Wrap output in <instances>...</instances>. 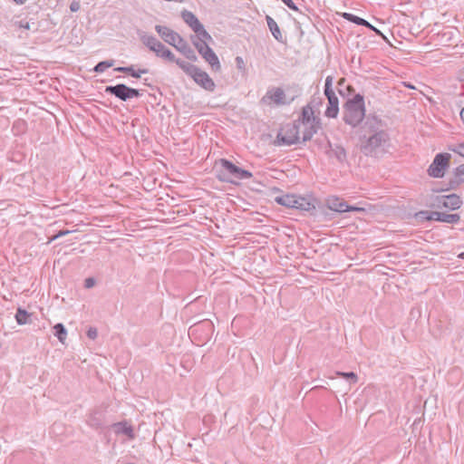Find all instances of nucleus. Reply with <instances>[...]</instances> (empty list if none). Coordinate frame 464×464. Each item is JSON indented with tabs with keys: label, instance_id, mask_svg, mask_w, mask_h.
<instances>
[{
	"label": "nucleus",
	"instance_id": "obj_1",
	"mask_svg": "<svg viewBox=\"0 0 464 464\" xmlns=\"http://www.w3.org/2000/svg\"><path fill=\"white\" fill-rule=\"evenodd\" d=\"M382 120L367 116L359 135L360 150L367 157L377 158L386 152L390 146V136L383 128Z\"/></svg>",
	"mask_w": 464,
	"mask_h": 464
},
{
	"label": "nucleus",
	"instance_id": "obj_2",
	"mask_svg": "<svg viewBox=\"0 0 464 464\" xmlns=\"http://www.w3.org/2000/svg\"><path fill=\"white\" fill-rule=\"evenodd\" d=\"M365 118L364 98L357 93L343 105V121L352 126H358Z\"/></svg>",
	"mask_w": 464,
	"mask_h": 464
},
{
	"label": "nucleus",
	"instance_id": "obj_3",
	"mask_svg": "<svg viewBox=\"0 0 464 464\" xmlns=\"http://www.w3.org/2000/svg\"><path fill=\"white\" fill-rule=\"evenodd\" d=\"M218 164L219 167L216 166V177L219 181L234 184L236 182L232 178L248 179L253 177L250 171L236 166L227 159H220Z\"/></svg>",
	"mask_w": 464,
	"mask_h": 464
},
{
	"label": "nucleus",
	"instance_id": "obj_4",
	"mask_svg": "<svg viewBox=\"0 0 464 464\" xmlns=\"http://www.w3.org/2000/svg\"><path fill=\"white\" fill-rule=\"evenodd\" d=\"M299 133L300 121L286 123L278 131L275 143L278 146H291L296 144L300 140Z\"/></svg>",
	"mask_w": 464,
	"mask_h": 464
},
{
	"label": "nucleus",
	"instance_id": "obj_5",
	"mask_svg": "<svg viewBox=\"0 0 464 464\" xmlns=\"http://www.w3.org/2000/svg\"><path fill=\"white\" fill-rule=\"evenodd\" d=\"M333 77L327 76L324 84V95L327 98L328 104L325 110V116L328 118H336L339 112V100L332 88Z\"/></svg>",
	"mask_w": 464,
	"mask_h": 464
},
{
	"label": "nucleus",
	"instance_id": "obj_6",
	"mask_svg": "<svg viewBox=\"0 0 464 464\" xmlns=\"http://www.w3.org/2000/svg\"><path fill=\"white\" fill-rule=\"evenodd\" d=\"M104 92L123 102L141 96L140 90L129 87L124 83L106 86Z\"/></svg>",
	"mask_w": 464,
	"mask_h": 464
},
{
	"label": "nucleus",
	"instance_id": "obj_7",
	"mask_svg": "<svg viewBox=\"0 0 464 464\" xmlns=\"http://www.w3.org/2000/svg\"><path fill=\"white\" fill-rule=\"evenodd\" d=\"M294 101V98L286 100L284 90L280 87H271L261 98V103L266 105L275 104L276 106L288 105Z\"/></svg>",
	"mask_w": 464,
	"mask_h": 464
},
{
	"label": "nucleus",
	"instance_id": "obj_8",
	"mask_svg": "<svg viewBox=\"0 0 464 464\" xmlns=\"http://www.w3.org/2000/svg\"><path fill=\"white\" fill-rule=\"evenodd\" d=\"M193 44L198 50V53L211 66L213 71L219 72L221 70V65L218 55L207 43L193 42Z\"/></svg>",
	"mask_w": 464,
	"mask_h": 464
},
{
	"label": "nucleus",
	"instance_id": "obj_9",
	"mask_svg": "<svg viewBox=\"0 0 464 464\" xmlns=\"http://www.w3.org/2000/svg\"><path fill=\"white\" fill-rule=\"evenodd\" d=\"M450 159L449 153L437 154L428 169V174L433 178H442L445 169L449 167Z\"/></svg>",
	"mask_w": 464,
	"mask_h": 464
},
{
	"label": "nucleus",
	"instance_id": "obj_10",
	"mask_svg": "<svg viewBox=\"0 0 464 464\" xmlns=\"http://www.w3.org/2000/svg\"><path fill=\"white\" fill-rule=\"evenodd\" d=\"M326 206L330 210L343 213L348 211L360 212L363 211L364 208L359 207L349 206L346 201L337 197H332L326 199Z\"/></svg>",
	"mask_w": 464,
	"mask_h": 464
},
{
	"label": "nucleus",
	"instance_id": "obj_11",
	"mask_svg": "<svg viewBox=\"0 0 464 464\" xmlns=\"http://www.w3.org/2000/svg\"><path fill=\"white\" fill-rule=\"evenodd\" d=\"M197 84L208 92H213L215 90L216 84L214 81L209 77V75L197 67L196 71L193 72L192 76H190Z\"/></svg>",
	"mask_w": 464,
	"mask_h": 464
},
{
	"label": "nucleus",
	"instance_id": "obj_12",
	"mask_svg": "<svg viewBox=\"0 0 464 464\" xmlns=\"http://www.w3.org/2000/svg\"><path fill=\"white\" fill-rule=\"evenodd\" d=\"M155 30L166 43L173 46L181 37L178 33L174 32L167 26L156 25Z\"/></svg>",
	"mask_w": 464,
	"mask_h": 464
},
{
	"label": "nucleus",
	"instance_id": "obj_13",
	"mask_svg": "<svg viewBox=\"0 0 464 464\" xmlns=\"http://www.w3.org/2000/svg\"><path fill=\"white\" fill-rule=\"evenodd\" d=\"M438 201L440 204H442L444 208L451 210L459 209L462 205V200L457 194L442 196L441 198H438Z\"/></svg>",
	"mask_w": 464,
	"mask_h": 464
},
{
	"label": "nucleus",
	"instance_id": "obj_14",
	"mask_svg": "<svg viewBox=\"0 0 464 464\" xmlns=\"http://www.w3.org/2000/svg\"><path fill=\"white\" fill-rule=\"evenodd\" d=\"M293 205L295 209L310 212L315 209V199L295 195V202Z\"/></svg>",
	"mask_w": 464,
	"mask_h": 464
},
{
	"label": "nucleus",
	"instance_id": "obj_15",
	"mask_svg": "<svg viewBox=\"0 0 464 464\" xmlns=\"http://www.w3.org/2000/svg\"><path fill=\"white\" fill-rule=\"evenodd\" d=\"M174 47L179 51L187 59L192 62H196L198 57L194 52V50L189 46V44L180 37L179 41L175 44Z\"/></svg>",
	"mask_w": 464,
	"mask_h": 464
},
{
	"label": "nucleus",
	"instance_id": "obj_16",
	"mask_svg": "<svg viewBox=\"0 0 464 464\" xmlns=\"http://www.w3.org/2000/svg\"><path fill=\"white\" fill-rule=\"evenodd\" d=\"M343 18H345L347 21L351 22V23H353L355 24H358V25H362V26H365L372 31H374L377 34L382 36L383 38H385V36L382 34V32L380 30H378L377 28H375L373 25H372L368 21H366L365 19L362 18V17H359L355 14H349V13H344L343 14Z\"/></svg>",
	"mask_w": 464,
	"mask_h": 464
},
{
	"label": "nucleus",
	"instance_id": "obj_17",
	"mask_svg": "<svg viewBox=\"0 0 464 464\" xmlns=\"http://www.w3.org/2000/svg\"><path fill=\"white\" fill-rule=\"evenodd\" d=\"M115 72L126 73L133 78L139 79L142 74H146L149 72V69L147 68H139L135 69V65L130 66H120L114 68Z\"/></svg>",
	"mask_w": 464,
	"mask_h": 464
},
{
	"label": "nucleus",
	"instance_id": "obj_18",
	"mask_svg": "<svg viewBox=\"0 0 464 464\" xmlns=\"http://www.w3.org/2000/svg\"><path fill=\"white\" fill-rule=\"evenodd\" d=\"M111 427L116 434H124L130 440H133L135 438L133 428L129 425L127 421L113 423Z\"/></svg>",
	"mask_w": 464,
	"mask_h": 464
},
{
	"label": "nucleus",
	"instance_id": "obj_19",
	"mask_svg": "<svg viewBox=\"0 0 464 464\" xmlns=\"http://www.w3.org/2000/svg\"><path fill=\"white\" fill-rule=\"evenodd\" d=\"M432 215L434 216L433 220L449 224H456L460 220V216L459 214H448L433 211Z\"/></svg>",
	"mask_w": 464,
	"mask_h": 464
},
{
	"label": "nucleus",
	"instance_id": "obj_20",
	"mask_svg": "<svg viewBox=\"0 0 464 464\" xmlns=\"http://www.w3.org/2000/svg\"><path fill=\"white\" fill-rule=\"evenodd\" d=\"M297 121H300V125H307L308 123H313L317 121L314 115L313 108L309 104L303 107L301 115Z\"/></svg>",
	"mask_w": 464,
	"mask_h": 464
},
{
	"label": "nucleus",
	"instance_id": "obj_21",
	"mask_svg": "<svg viewBox=\"0 0 464 464\" xmlns=\"http://www.w3.org/2000/svg\"><path fill=\"white\" fill-rule=\"evenodd\" d=\"M330 150L327 151V154L330 158L334 157L339 162L343 163L346 160V151L340 145L332 146L329 143Z\"/></svg>",
	"mask_w": 464,
	"mask_h": 464
},
{
	"label": "nucleus",
	"instance_id": "obj_22",
	"mask_svg": "<svg viewBox=\"0 0 464 464\" xmlns=\"http://www.w3.org/2000/svg\"><path fill=\"white\" fill-rule=\"evenodd\" d=\"M181 17L183 21L193 30H196L200 24H202L198 17L190 11L184 10L181 12Z\"/></svg>",
	"mask_w": 464,
	"mask_h": 464
},
{
	"label": "nucleus",
	"instance_id": "obj_23",
	"mask_svg": "<svg viewBox=\"0 0 464 464\" xmlns=\"http://www.w3.org/2000/svg\"><path fill=\"white\" fill-rule=\"evenodd\" d=\"M266 20L267 23V26H268L270 32L272 33L273 36L275 37V39L280 43H283L284 37H283V34L280 31V28H279L277 23L269 15H266Z\"/></svg>",
	"mask_w": 464,
	"mask_h": 464
},
{
	"label": "nucleus",
	"instance_id": "obj_24",
	"mask_svg": "<svg viewBox=\"0 0 464 464\" xmlns=\"http://www.w3.org/2000/svg\"><path fill=\"white\" fill-rule=\"evenodd\" d=\"M455 178L450 180V188H456L460 183L464 182V164L459 165L454 170Z\"/></svg>",
	"mask_w": 464,
	"mask_h": 464
},
{
	"label": "nucleus",
	"instance_id": "obj_25",
	"mask_svg": "<svg viewBox=\"0 0 464 464\" xmlns=\"http://www.w3.org/2000/svg\"><path fill=\"white\" fill-rule=\"evenodd\" d=\"M140 38L142 44L152 52L155 51L157 45L160 43L154 35H150L146 33L140 34Z\"/></svg>",
	"mask_w": 464,
	"mask_h": 464
},
{
	"label": "nucleus",
	"instance_id": "obj_26",
	"mask_svg": "<svg viewBox=\"0 0 464 464\" xmlns=\"http://www.w3.org/2000/svg\"><path fill=\"white\" fill-rule=\"evenodd\" d=\"M155 54L159 57L170 61H175L174 53L168 49L161 42L157 45L154 51Z\"/></svg>",
	"mask_w": 464,
	"mask_h": 464
},
{
	"label": "nucleus",
	"instance_id": "obj_27",
	"mask_svg": "<svg viewBox=\"0 0 464 464\" xmlns=\"http://www.w3.org/2000/svg\"><path fill=\"white\" fill-rule=\"evenodd\" d=\"M305 127L303 131V142L310 140L314 133L317 132L319 128V120L314 121L313 123H308L307 125H304Z\"/></svg>",
	"mask_w": 464,
	"mask_h": 464
},
{
	"label": "nucleus",
	"instance_id": "obj_28",
	"mask_svg": "<svg viewBox=\"0 0 464 464\" xmlns=\"http://www.w3.org/2000/svg\"><path fill=\"white\" fill-rule=\"evenodd\" d=\"M275 201L284 207L294 208L293 205L295 202V195L285 194L282 196L276 197Z\"/></svg>",
	"mask_w": 464,
	"mask_h": 464
},
{
	"label": "nucleus",
	"instance_id": "obj_29",
	"mask_svg": "<svg viewBox=\"0 0 464 464\" xmlns=\"http://www.w3.org/2000/svg\"><path fill=\"white\" fill-rule=\"evenodd\" d=\"M172 63H175L188 76H192L193 72L196 71L197 67L196 65L189 63L188 62H185L181 59H177L175 57V61H171Z\"/></svg>",
	"mask_w": 464,
	"mask_h": 464
},
{
	"label": "nucleus",
	"instance_id": "obj_30",
	"mask_svg": "<svg viewBox=\"0 0 464 464\" xmlns=\"http://www.w3.org/2000/svg\"><path fill=\"white\" fill-rule=\"evenodd\" d=\"M89 426L94 429H100L103 426L102 414L99 412H93L89 416L87 420Z\"/></svg>",
	"mask_w": 464,
	"mask_h": 464
},
{
	"label": "nucleus",
	"instance_id": "obj_31",
	"mask_svg": "<svg viewBox=\"0 0 464 464\" xmlns=\"http://www.w3.org/2000/svg\"><path fill=\"white\" fill-rule=\"evenodd\" d=\"M12 130L15 136L25 134L27 131L26 121L21 119L16 120L13 124Z\"/></svg>",
	"mask_w": 464,
	"mask_h": 464
},
{
	"label": "nucleus",
	"instance_id": "obj_32",
	"mask_svg": "<svg viewBox=\"0 0 464 464\" xmlns=\"http://www.w3.org/2000/svg\"><path fill=\"white\" fill-rule=\"evenodd\" d=\"M194 33L197 34L198 37V40L196 42L207 43V41L212 40L211 35L207 32L203 24H200L198 27H197Z\"/></svg>",
	"mask_w": 464,
	"mask_h": 464
},
{
	"label": "nucleus",
	"instance_id": "obj_33",
	"mask_svg": "<svg viewBox=\"0 0 464 464\" xmlns=\"http://www.w3.org/2000/svg\"><path fill=\"white\" fill-rule=\"evenodd\" d=\"M53 329H54V335L58 338V340L62 343H63L64 340L66 339V336H67V331H66L64 325L61 323H58L53 326Z\"/></svg>",
	"mask_w": 464,
	"mask_h": 464
},
{
	"label": "nucleus",
	"instance_id": "obj_34",
	"mask_svg": "<svg viewBox=\"0 0 464 464\" xmlns=\"http://www.w3.org/2000/svg\"><path fill=\"white\" fill-rule=\"evenodd\" d=\"M115 61L113 59L105 60L99 62L93 68V72L101 73L103 72L106 69L112 67L114 65Z\"/></svg>",
	"mask_w": 464,
	"mask_h": 464
},
{
	"label": "nucleus",
	"instance_id": "obj_35",
	"mask_svg": "<svg viewBox=\"0 0 464 464\" xmlns=\"http://www.w3.org/2000/svg\"><path fill=\"white\" fill-rule=\"evenodd\" d=\"M29 318V313L26 309L18 308L15 314V319L18 324H24L27 323Z\"/></svg>",
	"mask_w": 464,
	"mask_h": 464
},
{
	"label": "nucleus",
	"instance_id": "obj_36",
	"mask_svg": "<svg viewBox=\"0 0 464 464\" xmlns=\"http://www.w3.org/2000/svg\"><path fill=\"white\" fill-rule=\"evenodd\" d=\"M433 211L420 210L415 214V218L420 222L433 220Z\"/></svg>",
	"mask_w": 464,
	"mask_h": 464
},
{
	"label": "nucleus",
	"instance_id": "obj_37",
	"mask_svg": "<svg viewBox=\"0 0 464 464\" xmlns=\"http://www.w3.org/2000/svg\"><path fill=\"white\" fill-rule=\"evenodd\" d=\"M336 375L350 381L352 383H356L358 382V377L353 372H344L338 371L336 372Z\"/></svg>",
	"mask_w": 464,
	"mask_h": 464
},
{
	"label": "nucleus",
	"instance_id": "obj_38",
	"mask_svg": "<svg viewBox=\"0 0 464 464\" xmlns=\"http://www.w3.org/2000/svg\"><path fill=\"white\" fill-rule=\"evenodd\" d=\"M88 338L92 339V340H94L97 338L98 336V331H97V328L95 327H90L88 330H87V333H86Z\"/></svg>",
	"mask_w": 464,
	"mask_h": 464
},
{
	"label": "nucleus",
	"instance_id": "obj_39",
	"mask_svg": "<svg viewBox=\"0 0 464 464\" xmlns=\"http://www.w3.org/2000/svg\"><path fill=\"white\" fill-rule=\"evenodd\" d=\"M282 2L291 10L298 11V7L296 6L293 0H282Z\"/></svg>",
	"mask_w": 464,
	"mask_h": 464
},
{
	"label": "nucleus",
	"instance_id": "obj_40",
	"mask_svg": "<svg viewBox=\"0 0 464 464\" xmlns=\"http://www.w3.org/2000/svg\"><path fill=\"white\" fill-rule=\"evenodd\" d=\"M453 151L461 157H464V142L458 144L456 148L453 149Z\"/></svg>",
	"mask_w": 464,
	"mask_h": 464
},
{
	"label": "nucleus",
	"instance_id": "obj_41",
	"mask_svg": "<svg viewBox=\"0 0 464 464\" xmlns=\"http://www.w3.org/2000/svg\"><path fill=\"white\" fill-rule=\"evenodd\" d=\"M94 285H95V279L92 277H88L84 280V286L86 288H91V287L94 286Z\"/></svg>",
	"mask_w": 464,
	"mask_h": 464
},
{
	"label": "nucleus",
	"instance_id": "obj_42",
	"mask_svg": "<svg viewBox=\"0 0 464 464\" xmlns=\"http://www.w3.org/2000/svg\"><path fill=\"white\" fill-rule=\"evenodd\" d=\"M19 28L29 29V21L22 20L14 23Z\"/></svg>",
	"mask_w": 464,
	"mask_h": 464
},
{
	"label": "nucleus",
	"instance_id": "obj_43",
	"mask_svg": "<svg viewBox=\"0 0 464 464\" xmlns=\"http://www.w3.org/2000/svg\"><path fill=\"white\" fill-rule=\"evenodd\" d=\"M81 5L78 1H72L70 5V10L72 12H77L80 10Z\"/></svg>",
	"mask_w": 464,
	"mask_h": 464
},
{
	"label": "nucleus",
	"instance_id": "obj_44",
	"mask_svg": "<svg viewBox=\"0 0 464 464\" xmlns=\"http://www.w3.org/2000/svg\"><path fill=\"white\" fill-rule=\"evenodd\" d=\"M71 233L70 230H60L55 236H53L48 242H50L51 240H54L58 237H61L63 236H65L67 234Z\"/></svg>",
	"mask_w": 464,
	"mask_h": 464
},
{
	"label": "nucleus",
	"instance_id": "obj_45",
	"mask_svg": "<svg viewBox=\"0 0 464 464\" xmlns=\"http://www.w3.org/2000/svg\"><path fill=\"white\" fill-rule=\"evenodd\" d=\"M236 63H237V67L238 69H244L245 68V63H244V60H243L242 57L237 56L236 57Z\"/></svg>",
	"mask_w": 464,
	"mask_h": 464
},
{
	"label": "nucleus",
	"instance_id": "obj_46",
	"mask_svg": "<svg viewBox=\"0 0 464 464\" xmlns=\"http://www.w3.org/2000/svg\"><path fill=\"white\" fill-rule=\"evenodd\" d=\"M17 5H23L26 2V0H13Z\"/></svg>",
	"mask_w": 464,
	"mask_h": 464
},
{
	"label": "nucleus",
	"instance_id": "obj_47",
	"mask_svg": "<svg viewBox=\"0 0 464 464\" xmlns=\"http://www.w3.org/2000/svg\"><path fill=\"white\" fill-rule=\"evenodd\" d=\"M460 118H461L462 121L464 122V108L460 111Z\"/></svg>",
	"mask_w": 464,
	"mask_h": 464
},
{
	"label": "nucleus",
	"instance_id": "obj_48",
	"mask_svg": "<svg viewBox=\"0 0 464 464\" xmlns=\"http://www.w3.org/2000/svg\"><path fill=\"white\" fill-rule=\"evenodd\" d=\"M344 82H345V79L342 78V79L339 80L338 84L342 85Z\"/></svg>",
	"mask_w": 464,
	"mask_h": 464
},
{
	"label": "nucleus",
	"instance_id": "obj_49",
	"mask_svg": "<svg viewBox=\"0 0 464 464\" xmlns=\"http://www.w3.org/2000/svg\"><path fill=\"white\" fill-rule=\"evenodd\" d=\"M319 388H323V386H314L311 389V392L316 390V389H319Z\"/></svg>",
	"mask_w": 464,
	"mask_h": 464
},
{
	"label": "nucleus",
	"instance_id": "obj_50",
	"mask_svg": "<svg viewBox=\"0 0 464 464\" xmlns=\"http://www.w3.org/2000/svg\"><path fill=\"white\" fill-rule=\"evenodd\" d=\"M459 258L464 259V252L460 253V254L459 255Z\"/></svg>",
	"mask_w": 464,
	"mask_h": 464
},
{
	"label": "nucleus",
	"instance_id": "obj_51",
	"mask_svg": "<svg viewBox=\"0 0 464 464\" xmlns=\"http://www.w3.org/2000/svg\"><path fill=\"white\" fill-rule=\"evenodd\" d=\"M347 88L349 89L350 92L353 91V88L351 85H348Z\"/></svg>",
	"mask_w": 464,
	"mask_h": 464
},
{
	"label": "nucleus",
	"instance_id": "obj_52",
	"mask_svg": "<svg viewBox=\"0 0 464 464\" xmlns=\"http://www.w3.org/2000/svg\"><path fill=\"white\" fill-rule=\"evenodd\" d=\"M46 183H47V179H44L43 180V186L44 187V186L46 185Z\"/></svg>",
	"mask_w": 464,
	"mask_h": 464
}]
</instances>
